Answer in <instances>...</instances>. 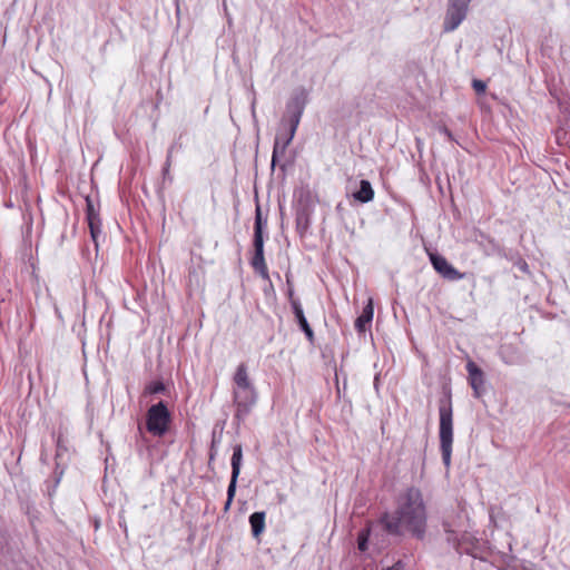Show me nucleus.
I'll return each mask as SVG.
<instances>
[{"label":"nucleus","instance_id":"f257e3e1","mask_svg":"<svg viewBox=\"0 0 570 570\" xmlns=\"http://www.w3.org/2000/svg\"><path fill=\"white\" fill-rule=\"evenodd\" d=\"M428 513L420 489L411 487L399 497L394 513L385 512L380 522L389 534L401 535L403 529L422 540L426 532Z\"/></svg>","mask_w":570,"mask_h":570},{"label":"nucleus","instance_id":"f03ea898","mask_svg":"<svg viewBox=\"0 0 570 570\" xmlns=\"http://www.w3.org/2000/svg\"><path fill=\"white\" fill-rule=\"evenodd\" d=\"M307 102L308 92L303 87L297 88L286 102L282 125L287 126V128L285 130L281 129L275 137V139H279L281 154H285L287 146L292 142Z\"/></svg>","mask_w":570,"mask_h":570},{"label":"nucleus","instance_id":"7ed1b4c3","mask_svg":"<svg viewBox=\"0 0 570 570\" xmlns=\"http://www.w3.org/2000/svg\"><path fill=\"white\" fill-rule=\"evenodd\" d=\"M439 415V438L442 461L445 468H450L453 444V410L451 394L440 400Z\"/></svg>","mask_w":570,"mask_h":570},{"label":"nucleus","instance_id":"20e7f679","mask_svg":"<svg viewBox=\"0 0 570 570\" xmlns=\"http://www.w3.org/2000/svg\"><path fill=\"white\" fill-rule=\"evenodd\" d=\"M171 422V414L164 401L153 404L146 414V429L155 436H164Z\"/></svg>","mask_w":570,"mask_h":570},{"label":"nucleus","instance_id":"39448f33","mask_svg":"<svg viewBox=\"0 0 570 570\" xmlns=\"http://www.w3.org/2000/svg\"><path fill=\"white\" fill-rule=\"evenodd\" d=\"M258 399V393L256 389L249 390H233V402L236 406V411L234 414V421L239 425L243 423L252 409L256 404Z\"/></svg>","mask_w":570,"mask_h":570},{"label":"nucleus","instance_id":"423d86ee","mask_svg":"<svg viewBox=\"0 0 570 570\" xmlns=\"http://www.w3.org/2000/svg\"><path fill=\"white\" fill-rule=\"evenodd\" d=\"M472 0H449L446 11L443 20V31L452 32L459 28V26L466 18L469 11V4Z\"/></svg>","mask_w":570,"mask_h":570},{"label":"nucleus","instance_id":"0eeeda50","mask_svg":"<svg viewBox=\"0 0 570 570\" xmlns=\"http://www.w3.org/2000/svg\"><path fill=\"white\" fill-rule=\"evenodd\" d=\"M430 262L433 268L449 281H459L464 277V274L454 268L445 257L439 254H430Z\"/></svg>","mask_w":570,"mask_h":570},{"label":"nucleus","instance_id":"6e6552de","mask_svg":"<svg viewBox=\"0 0 570 570\" xmlns=\"http://www.w3.org/2000/svg\"><path fill=\"white\" fill-rule=\"evenodd\" d=\"M444 532L446 533V541L452 544V547L456 550L458 553H470V548L465 547L466 543L472 544V537L464 532L461 535L456 533L451 528V524L448 521H443L442 523Z\"/></svg>","mask_w":570,"mask_h":570},{"label":"nucleus","instance_id":"1a4fd4ad","mask_svg":"<svg viewBox=\"0 0 570 570\" xmlns=\"http://www.w3.org/2000/svg\"><path fill=\"white\" fill-rule=\"evenodd\" d=\"M86 218L88 222L91 239L96 247H98V237L101 234V220L99 213L90 197L86 198Z\"/></svg>","mask_w":570,"mask_h":570},{"label":"nucleus","instance_id":"9d476101","mask_svg":"<svg viewBox=\"0 0 570 570\" xmlns=\"http://www.w3.org/2000/svg\"><path fill=\"white\" fill-rule=\"evenodd\" d=\"M465 367L469 374V383L473 390V395L475 397H481L485 391L483 371L473 361H468Z\"/></svg>","mask_w":570,"mask_h":570},{"label":"nucleus","instance_id":"9b49d317","mask_svg":"<svg viewBox=\"0 0 570 570\" xmlns=\"http://www.w3.org/2000/svg\"><path fill=\"white\" fill-rule=\"evenodd\" d=\"M293 314L295 316L296 323L301 331L305 334L306 338L309 343L314 342V332L309 326L307 318L305 317L303 307L301 302H293Z\"/></svg>","mask_w":570,"mask_h":570},{"label":"nucleus","instance_id":"f8f14e48","mask_svg":"<svg viewBox=\"0 0 570 570\" xmlns=\"http://www.w3.org/2000/svg\"><path fill=\"white\" fill-rule=\"evenodd\" d=\"M234 390L256 389L248 376V368L245 363H240L233 376Z\"/></svg>","mask_w":570,"mask_h":570},{"label":"nucleus","instance_id":"ddd939ff","mask_svg":"<svg viewBox=\"0 0 570 570\" xmlns=\"http://www.w3.org/2000/svg\"><path fill=\"white\" fill-rule=\"evenodd\" d=\"M374 315V307L372 298H368L367 304L363 307L361 315L355 320V330L360 334L366 332L367 326L371 324Z\"/></svg>","mask_w":570,"mask_h":570},{"label":"nucleus","instance_id":"4468645a","mask_svg":"<svg viewBox=\"0 0 570 570\" xmlns=\"http://www.w3.org/2000/svg\"><path fill=\"white\" fill-rule=\"evenodd\" d=\"M476 243L487 256L503 255V248L490 236L480 234V238L476 239Z\"/></svg>","mask_w":570,"mask_h":570},{"label":"nucleus","instance_id":"2eb2a0df","mask_svg":"<svg viewBox=\"0 0 570 570\" xmlns=\"http://www.w3.org/2000/svg\"><path fill=\"white\" fill-rule=\"evenodd\" d=\"M353 198L361 204L372 202L374 198V189L371 183L366 179H361L358 189L353 193Z\"/></svg>","mask_w":570,"mask_h":570},{"label":"nucleus","instance_id":"dca6fc26","mask_svg":"<svg viewBox=\"0 0 570 570\" xmlns=\"http://www.w3.org/2000/svg\"><path fill=\"white\" fill-rule=\"evenodd\" d=\"M265 518L264 511H257L249 515L250 531L255 539H258L265 530Z\"/></svg>","mask_w":570,"mask_h":570},{"label":"nucleus","instance_id":"f3484780","mask_svg":"<svg viewBox=\"0 0 570 570\" xmlns=\"http://www.w3.org/2000/svg\"><path fill=\"white\" fill-rule=\"evenodd\" d=\"M250 265L256 273H258L263 279L269 281L268 268L265 263L264 253H254Z\"/></svg>","mask_w":570,"mask_h":570},{"label":"nucleus","instance_id":"a211bd4d","mask_svg":"<svg viewBox=\"0 0 570 570\" xmlns=\"http://www.w3.org/2000/svg\"><path fill=\"white\" fill-rule=\"evenodd\" d=\"M67 451L66 446L62 444L61 436L57 439V450H56V469L55 475L57 476V482L60 481L61 475L63 474V466H61L60 460L63 453Z\"/></svg>","mask_w":570,"mask_h":570},{"label":"nucleus","instance_id":"6ab92c4d","mask_svg":"<svg viewBox=\"0 0 570 570\" xmlns=\"http://www.w3.org/2000/svg\"><path fill=\"white\" fill-rule=\"evenodd\" d=\"M242 460H243V449L240 444H236L233 448V455L230 460L232 464V473L239 474L240 473V466H242Z\"/></svg>","mask_w":570,"mask_h":570},{"label":"nucleus","instance_id":"aec40b11","mask_svg":"<svg viewBox=\"0 0 570 570\" xmlns=\"http://www.w3.org/2000/svg\"><path fill=\"white\" fill-rule=\"evenodd\" d=\"M309 226V215L306 209L302 208L296 212V228L303 235Z\"/></svg>","mask_w":570,"mask_h":570},{"label":"nucleus","instance_id":"412c9836","mask_svg":"<svg viewBox=\"0 0 570 570\" xmlns=\"http://www.w3.org/2000/svg\"><path fill=\"white\" fill-rule=\"evenodd\" d=\"M267 226V218L263 216L261 206L257 205L255 209L254 234H264Z\"/></svg>","mask_w":570,"mask_h":570},{"label":"nucleus","instance_id":"4be33fe9","mask_svg":"<svg viewBox=\"0 0 570 570\" xmlns=\"http://www.w3.org/2000/svg\"><path fill=\"white\" fill-rule=\"evenodd\" d=\"M176 145H171L167 150V157L166 161L163 167V179L164 181H173V176L170 175V166H171V159H173V151Z\"/></svg>","mask_w":570,"mask_h":570},{"label":"nucleus","instance_id":"5701e85b","mask_svg":"<svg viewBox=\"0 0 570 570\" xmlns=\"http://www.w3.org/2000/svg\"><path fill=\"white\" fill-rule=\"evenodd\" d=\"M370 535H371L370 527H366V528L362 529L358 532V535H357V549L361 552H365L367 550Z\"/></svg>","mask_w":570,"mask_h":570},{"label":"nucleus","instance_id":"b1692460","mask_svg":"<svg viewBox=\"0 0 570 570\" xmlns=\"http://www.w3.org/2000/svg\"><path fill=\"white\" fill-rule=\"evenodd\" d=\"M165 390H166V386L161 381H153L146 385L144 393L154 395V394L164 393Z\"/></svg>","mask_w":570,"mask_h":570},{"label":"nucleus","instance_id":"393cba45","mask_svg":"<svg viewBox=\"0 0 570 570\" xmlns=\"http://www.w3.org/2000/svg\"><path fill=\"white\" fill-rule=\"evenodd\" d=\"M254 253H264V234H254Z\"/></svg>","mask_w":570,"mask_h":570},{"label":"nucleus","instance_id":"a878e982","mask_svg":"<svg viewBox=\"0 0 570 570\" xmlns=\"http://www.w3.org/2000/svg\"><path fill=\"white\" fill-rule=\"evenodd\" d=\"M239 474L232 473L230 481L227 488V498L234 499L236 493L237 480Z\"/></svg>","mask_w":570,"mask_h":570},{"label":"nucleus","instance_id":"bb28decb","mask_svg":"<svg viewBox=\"0 0 570 570\" xmlns=\"http://www.w3.org/2000/svg\"><path fill=\"white\" fill-rule=\"evenodd\" d=\"M279 155H282L281 150H279V139H275L274 147H273V154H272V161H271L272 168H274L276 166Z\"/></svg>","mask_w":570,"mask_h":570},{"label":"nucleus","instance_id":"cd10ccee","mask_svg":"<svg viewBox=\"0 0 570 570\" xmlns=\"http://www.w3.org/2000/svg\"><path fill=\"white\" fill-rule=\"evenodd\" d=\"M286 284L288 286V288H287V297H288L291 307L293 308V302H301V301L297 297L294 296V288H293V285L291 283V279H289L288 275H286Z\"/></svg>","mask_w":570,"mask_h":570},{"label":"nucleus","instance_id":"c85d7f7f","mask_svg":"<svg viewBox=\"0 0 570 570\" xmlns=\"http://www.w3.org/2000/svg\"><path fill=\"white\" fill-rule=\"evenodd\" d=\"M472 87L475 90L476 94H484L487 89V85L484 81L480 79H474L472 81Z\"/></svg>","mask_w":570,"mask_h":570},{"label":"nucleus","instance_id":"c756f323","mask_svg":"<svg viewBox=\"0 0 570 570\" xmlns=\"http://www.w3.org/2000/svg\"><path fill=\"white\" fill-rule=\"evenodd\" d=\"M404 568V564L401 560H399L397 562H395L392 567H389L384 570H403Z\"/></svg>","mask_w":570,"mask_h":570},{"label":"nucleus","instance_id":"7c9ffc66","mask_svg":"<svg viewBox=\"0 0 570 570\" xmlns=\"http://www.w3.org/2000/svg\"><path fill=\"white\" fill-rule=\"evenodd\" d=\"M518 267L522 271V272H528V264L523 259H520L519 263H518Z\"/></svg>","mask_w":570,"mask_h":570},{"label":"nucleus","instance_id":"2f4dec72","mask_svg":"<svg viewBox=\"0 0 570 570\" xmlns=\"http://www.w3.org/2000/svg\"><path fill=\"white\" fill-rule=\"evenodd\" d=\"M233 500L234 499H229L227 498L226 502H225V505H224V511L227 512L229 509H230V505L233 503Z\"/></svg>","mask_w":570,"mask_h":570},{"label":"nucleus","instance_id":"473e14b6","mask_svg":"<svg viewBox=\"0 0 570 570\" xmlns=\"http://www.w3.org/2000/svg\"><path fill=\"white\" fill-rule=\"evenodd\" d=\"M442 132L450 139V140H453V136H452V132L446 128L444 127L442 129Z\"/></svg>","mask_w":570,"mask_h":570},{"label":"nucleus","instance_id":"72a5a7b5","mask_svg":"<svg viewBox=\"0 0 570 570\" xmlns=\"http://www.w3.org/2000/svg\"><path fill=\"white\" fill-rule=\"evenodd\" d=\"M273 289V284L269 282V287H267V291Z\"/></svg>","mask_w":570,"mask_h":570},{"label":"nucleus","instance_id":"f704fd0d","mask_svg":"<svg viewBox=\"0 0 570 570\" xmlns=\"http://www.w3.org/2000/svg\"><path fill=\"white\" fill-rule=\"evenodd\" d=\"M273 289V284L269 282V287H267V291Z\"/></svg>","mask_w":570,"mask_h":570}]
</instances>
